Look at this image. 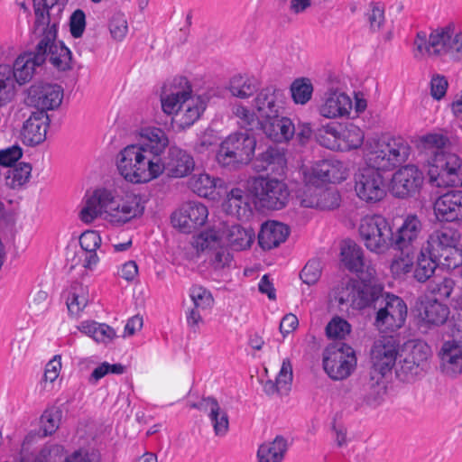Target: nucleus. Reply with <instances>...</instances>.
I'll use <instances>...</instances> for the list:
<instances>
[{
  "label": "nucleus",
  "mask_w": 462,
  "mask_h": 462,
  "mask_svg": "<svg viewBox=\"0 0 462 462\" xmlns=\"http://www.w3.org/2000/svg\"><path fill=\"white\" fill-rule=\"evenodd\" d=\"M411 152L408 143L400 136L388 134L370 137L362 149L364 165L354 176L356 197L367 204L383 200L387 188L380 170H391L405 162Z\"/></svg>",
  "instance_id": "1"
},
{
  "label": "nucleus",
  "mask_w": 462,
  "mask_h": 462,
  "mask_svg": "<svg viewBox=\"0 0 462 462\" xmlns=\"http://www.w3.org/2000/svg\"><path fill=\"white\" fill-rule=\"evenodd\" d=\"M145 208V200L133 190L98 185L85 191L78 217L86 225L103 220L113 227H122L141 219Z\"/></svg>",
  "instance_id": "2"
},
{
  "label": "nucleus",
  "mask_w": 462,
  "mask_h": 462,
  "mask_svg": "<svg viewBox=\"0 0 462 462\" xmlns=\"http://www.w3.org/2000/svg\"><path fill=\"white\" fill-rule=\"evenodd\" d=\"M430 356V346L421 340L411 339L401 345L395 336L381 337L371 349L372 380L380 384V377L390 375L399 358L395 370L397 377L405 383L415 382L423 375Z\"/></svg>",
  "instance_id": "3"
},
{
  "label": "nucleus",
  "mask_w": 462,
  "mask_h": 462,
  "mask_svg": "<svg viewBox=\"0 0 462 462\" xmlns=\"http://www.w3.org/2000/svg\"><path fill=\"white\" fill-rule=\"evenodd\" d=\"M209 99L207 92L194 93L189 80L181 76L165 82L160 93L162 111L171 117V125L177 132L193 126L205 113Z\"/></svg>",
  "instance_id": "4"
},
{
  "label": "nucleus",
  "mask_w": 462,
  "mask_h": 462,
  "mask_svg": "<svg viewBox=\"0 0 462 462\" xmlns=\"http://www.w3.org/2000/svg\"><path fill=\"white\" fill-rule=\"evenodd\" d=\"M250 194L236 188L231 189L223 204L224 210L239 219L252 214V205L269 209H281L289 200V190L284 182L257 178L252 181Z\"/></svg>",
  "instance_id": "5"
},
{
  "label": "nucleus",
  "mask_w": 462,
  "mask_h": 462,
  "mask_svg": "<svg viewBox=\"0 0 462 462\" xmlns=\"http://www.w3.org/2000/svg\"><path fill=\"white\" fill-rule=\"evenodd\" d=\"M118 175L132 185H146L165 172V161H159L133 143L122 148L115 159Z\"/></svg>",
  "instance_id": "6"
},
{
  "label": "nucleus",
  "mask_w": 462,
  "mask_h": 462,
  "mask_svg": "<svg viewBox=\"0 0 462 462\" xmlns=\"http://www.w3.org/2000/svg\"><path fill=\"white\" fill-rule=\"evenodd\" d=\"M285 96L282 90L270 87L263 88L255 97L254 109L243 105H236L234 113L239 119L241 127L253 130L281 115L285 106Z\"/></svg>",
  "instance_id": "7"
},
{
  "label": "nucleus",
  "mask_w": 462,
  "mask_h": 462,
  "mask_svg": "<svg viewBox=\"0 0 462 462\" xmlns=\"http://www.w3.org/2000/svg\"><path fill=\"white\" fill-rule=\"evenodd\" d=\"M383 286L376 280L365 279L361 282L348 279L335 286L328 294V305L339 309L349 304L355 310L369 307L382 294Z\"/></svg>",
  "instance_id": "8"
},
{
  "label": "nucleus",
  "mask_w": 462,
  "mask_h": 462,
  "mask_svg": "<svg viewBox=\"0 0 462 462\" xmlns=\"http://www.w3.org/2000/svg\"><path fill=\"white\" fill-rule=\"evenodd\" d=\"M222 238L221 235L207 228L193 236L191 240L197 261L203 259L206 267L216 273L230 269L234 262L233 254L222 244Z\"/></svg>",
  "instance_id": "9"
},
{
  "label": "nucleus",
  "mask_w": 462,
  "mask_h": 462,
  "mask_svg": "<svg viewBox=\"0 0 462 462\" xmlns=\"http://www.w3.org/2000/svg\"><path fill=\"white\" fill-rule=\"evenodd\" d=\"M318 143L331 151L350 152L359 149L365 141L364 131L353 123H327L317 132Z\"/></svg>",
  "instance_id": "10"
},
{
  "label": "nucleus",
  "mask_w": 462,
  "mask_h": 462,
  "mask_svg": "<svg viewBox=\"0 0 462 462\" xmlns=\"http://www.w3.org/2000/svg\"><path fill=\"white\" fill-rule=\"evenodd\" d=\"M360 240L365 248L377 254H383L391 248L392 222L382 214H366L357 225Z\"/></svg>",
  "instance_id": "11"
},
{
  "label": "nucleus",
  "mask_w": 462,
  "mask_h": 462,
  "mask_svg": "<svg viewBox=\"0 0 462 462\" xmlns=\"http://www.w3.org/2000/svg\"><path fill=\"white\" fill-rule=\"evenodd\" d=\"M423 245L440 258L441 264L447 269H455L462 263L461 235L457 229L443 227L435 230Z\"/></svg>",
  "instance_id": "12"
},
{
  "label": "nucleus",
  "mask_w": 462,
  "mask_h": 462,
  "mask_svg": "<svg viewBox=\"0 0 462 462\" xmlns=\"http://www.w3.org/2000/svg\"><path fill=\"white\" fill-rule=\"evenodd\" d=\"M255 138L249 133H235L220 143L216 159L224 167L247 164L255 150Z\"/></svg>",
  "instance_id": "13"
},
{
  "label": "nucleus",
  "mask_w": 462,
  "mask_h": 462,
  "mask_svg": "<svg viewBox=\"0 0 462 462\" xmlns=\"http://www.w3.org/2000/svg\"><path fill=\"white\" fill-rule=\"evenodd\" d=\"M454 23H448L432 30L429 36L424 32H419L413 42L414 57L417 59L426 56L448 58L451 41L454 38Z\"/></svg>",
  "instance_id": "14"
},
{
  "label": "nucleus",
  "mask_w": 462,
  "mask_h": 462,
  "mask_svg": "<svg viewBox=\"0 0 462 462\" xmlns=\"http://www.w3.org/2000/svg\"><path fill=\"white\" fill-rule=\"evenodd\" d=\"M393 238L391 247L396 249H419L424 237V225L415 213H407L392 223Z\"/></svg>",
  "instance_id": "15"
},
{
  "label": "nucleus",
  "mask_w": 462,
  "mask_h": 462,
  "mask_svg": "<svg viewBox=\"0 0 462 462\" xmlns=\"http://www.w3.org/2000/svg\"><path fill=\"white\" fill-rule=\"evenodd\" d=\"M408 313L404 300L393 293H385L377 310L374 326L381 332H393L401 328Z\"/></svg>",
  "instance_id": "16"
},
{
  "label": "nucleus",
  "mask_w": 462,
  "mask_h": 462,
  "mask_svg": "<svg viewBox=\"0 0 462 462\" xmlns=\"http://www.w3.org/2000/svg\"><path fill=\"white\" fill-rule=\"evenodd\" d=\"M353 110V99L339 87L328 86L319 97L317 112L326 119L349 118Z\"/></svg>",
  "instance_id": "17"
},
{
  "label": "nucleus",
  "mask_w": 462,
  "mask_h": 462,
  "mask_svg": "<svg viewBox=\"0 0 462 462\" xmlns=\"http://www.w3.org/2000/svg\"><path fill=\"white\" fill-rule=\"evenodd\" d=\"M428 175L437 187H462V160L454 153H447L430 162Z\"/></svg>",
  "instance_id": "18"
},
{
  "label": "nucleus",
  "mask_w": 462,
  "mask_h": 462,
  "mask_svg": "<svg viewBox=\"0 0 462 462\" xmlns=\"http://www.w3.org/2000/svg\"><path fill=\"white\" fill-rule=\"evenodd\" d=\"M356 366V356L354 349L342 345L340 347H328L323 355V368L333 380L347 378Z\"/></svg>",
  "instance_id": "19"
},
{
  "label": "nucleus",
  "mask_w": 462,
  "mask_h": 462,
  "mask_svg": "<svg viewBox=\"0 0 462 462\" xmlns=\"http://www.w3.org/2000/svg\"><path fill=\"white\" fill-rule=\"evenodd\" d=\"M302 173L304 182L311 183V185L319 182L337 184L348 178L349 169L344 162L330 158L319 161L310 168L304 167Z\"/></svg>",
  "instance_id": "20"
},
{
  "label": "nucleus",
  "mask_w": 462,
  "mask_h": 462,
  "mask_svg": "<svg viewBox=\"0 0 462 462\" xmlns=\"http://www.w3.org/2000/svg\"><path fill=\"white\" fill-rule=\"evenodd\" d=\"M424 182L422 171L413 164L398 169L392 176L388 189L399 199L413 197L420 192Z\"/></svg>",
  "instance_id": "21"
},
{
  "label": "nucleus",
  "mask_w": 462,
  "mask_h": 462,
  "mask_svg": "<svg viewBox=\"0 0 462 462\" xmlns=\"http://www.w3.org/2000/svg\"><path fill=\"white\" fill-rule=\"evenodd\" d=\"M63 99V89L58 84L35 82L25 91L24 103L45 112L58 108Z\"/></svg>",
  "instance_id": "22"
},
{
  "label": "nucleus",
  "mask_w": 462,
  "mask_h": 462,
  "mask_svg": "<svg viewBox=\"0 0 462 462\" xmlns=\"http://www.w3.org/2000/svg\"><path fill=\"white\" fill-rule=\"evenodd\" d=\"M208 215V208L202 202L188 201L172 213L171 223L181 232L191 233L207 223Z\"/></svg>",
  "instance_id": "23"
},
{
  "label": "nucleus",
  "mask_w": 462,
  "mask_h": 462,
  "mask_svg": "<svg viewBox=\"0 0 462 462\" xmlns=\"http://www.w3.org/2000/svg\"><path fill=\"white\" fill-rule=\"evenodd\" d=\"M311 183H306L298 190L297 198L301 206L319 209H333L339 206L341 197L335 189H322Z\"/></svg>",
  "instance_id": "24"
},
{
  "label": "nucleus",
  "mask_w": 462,
  "mask_h": 462,
  "mask_svg": "<svg viewBox=\"0 0 462 462\" xmlns=\"http://www.w3.org/2000/svg\"><path fill=\"white\" fill-rule=\"evenodd\" d=\"M136 143L133 144L143 148L159 161H164L162 155L169 146L170 140L166 132L158 126L143 125L135 131Z\"/></svg>",
  "instance_id": "25"
},
{
  "label": "nucleus",
  "mask_w": 462,
  "mask_h": 462,
  "mask_svg": "<svg viewBox=\"0 0 462 462\" xmlns=\"http://www.w3.org/2000/svg\"><path fill=\"white\" fill-rule=\"evenodd\" d=\"M36 51L43 58V62L49 60L60 70L69 68L70 51L62 42L55 40V34L51 30L39 42Z\"/></svg>",
  "instance_id": "26"
},
{
  "label": "nucleus",
  "mask_w": 462,
  "mask_h": 462,
  "mask_svg": "<svg viewBox=\"0 0 462 462\" xmlns=\"http://www.w3.org/2000/svg\"><path fill=\"white\" fill-rule=\"evenodd\" d=\"M438 357L439 372L443 376L456 379L462 374V342L455 339L445 341Z\"/></svg>",
  "instance_id": "27"
},
{
  "label": "nucleus",
  "mask_w": 462,
  "mask_h": 462,
  "mask_svg": "<svg viewBox=\"0 0 462 462\" xmlns=\"http://www.w3.org/2000/svg\"><path fill=\"white\" fill-rule=\"evenodd\" d=\"M433 211L439 222H462V190H450L438 197Z\"/></svg>",
  "instance_id": "28"
},
{
  "label": "nucleus",
  "mask_w": 462,
  "mask_h": 462,
  "mask_svg": "<svg viewBox=\"0 0 462 462\" xmlns=\"http://www.w3.org/2000/svg\"><path fill=\"white\" fill-rule=\"evenodd\" d=\"M211 232L217 233L223 236L222 244L234 251L249 249L254 240V231L252 228H245L238 225L227 226L219 224L208 227Z\"/></svg>",
  "instance_id": "29"
},
{
  "label": "nucleus",
  "mask_w": 462,
  "mask_h": 462,
  "mask_svg": "<svg viewBox=\"0 0 462 462\" xmlns=\"http://www.w3.org/2000/svg\"><path fill=\"white\" fill-rule=\"evenodd\" d=\"M418 318L426 326H440L449 315V308L435 297L420 296L416 304Z\"/></svg>",
  "instance_id": "30"
},
{
  "label": "nucleus",
  "mask_w": 462,
  "mask_h": 462,
  "mask_svg": "<svg viewBox=\"0 0 462 462\" xmlns=\"http://www.w3.org/2000/svg\"><path fill=\"white\" fill-rule=\"evenodd\" d=\"M189 187L199 197L218 200L226 190L224 180L205 171L194 173L189 180Z\"/></svg>",
  "instance_id": "31"
},
{
  "label": "nucleus",
  "mask_w": 462,
  "mask_h": 462,
  "mask_svg": "<svg viewBox=\"0 0 462 462\" xmlns=\"http://www.w3.org/2000/svg\"><path fill=\"white\" fill-rule=\"evenodd\" d=\"M341 261L351 272L356 273L361 280H375V271L371 266H366L364 262V252L353 241H345L341 246Z\"/></svg>",
  "instance_id": "32"
},
{
  "label": "nucleus",
  "mask_w": 462,
  "mask_h": 462,
  "mask_svg": "<svg viewBox=\"0 0 462 462\" xmlns=\"http://www.w3.org/2000/svg\"><path fill=\"white\" fill-rule=\"evenodd\" d=\"M49 125L50 118L45 112H33L22 127L20 134L22 142L29 146L42 143L46 139Z\"/></svg>",
  "instance_id": "33"
},
{
  "label": "nucleus",
  "mask_w": 462,
  "mask_h": 462,
  "mask_svg": "<svg viewBox=\"0 0 462 462\" xmlns=\"http://www.w3.org/2000/svg\"><path fill=\"white\" fill-rule=\"evenodd\" d=\"M43 63V58L35 51L21 53L14 60L11 67V78L20 87L30 82L33 78L37 67Z\"/></svg>",
  "instance_id": "34"
},
{
  "label": "nucleus",
  "mask_w": 462,
  "mask_h": 462,
  "mask_svg": "<svg viewBox=\"0 0 462 462\" xmlns=\"http://www.w3.org/2000/svg\"><path fill=\"white\" fill-rule=\"evenodd\" d=\"M264 135L276 143H288L295 134V125L292 120L280 115L267 121H263L259 125Z\"/></svg>",
  "instance_id": "35"
},
{
  "label": "nucleus",
  "mask_w": 462,
  "mask_h": 462,
  "mask_svg": "<svg viewBox=\"0 0 462 462\" xmlns=\"http://www.w3.org/2000/svg\"><path fill=\"white\" fill-rule=\"evenodd\" d=\"M77 328L95 343L105 346L113 344L118 337L117 331L113 327L93 319L82 320L79 323Z\"/></svg>",
  "instance_id": "36"
},
{
  "label": "nucleus",
  "mask_w": 462,
  "mask_h": 462,
  "mask_svg": "<svg viewBox=\"0 0 462 462\" xmlns=\"http://www.w3.org/2000/svg\"><path fill=\"white\" fill-rule=\"evenodd\" d=\"M290 235L287 225L278 221H267L261 226L258 234L259 245L263 250H271L284 243Z\"/></svg>",
  "instance_id": "37"
},
{
  "label": "nucleus",
  "mask_w": 462,
  "mask_h": 462,
  "mask_svg": "<svg viewBox=\"0 0 462 462\" xmlns=\"http://www.w3.org/2000/svg\"><path fill=\"white\" fill-rule=\"evenodd\" d=\"M442 260L423 245L418 249L412 277L420 283L428 282L435 273Z\"/></svg>",
  "instance_id": "38"
},
{
  "label": "nucleus",
  "mask_w": 462,
  "mask_h": 462,
  "mask_svg": "<svg viewBox=\"0 0 462 462\" xmlns=\"http://www.w3.org/2000/svg\"><path fill=\"white\" fill-rule=\"evenodd\" d=\"M168 174L171 178H184L194 169L193 157L186 151L172 147L169 152V161L165 162Z\"/></svg>",
  "instance_id": "39"
},
{
  "label": "nucleus",
  "mask_w": 462,
  "mask_h": 462,
  "mask_svg": "<svg viewBox=\"0 0 462 462\" xmlns=\"http://www.w3.org/2000/svg\"><path fill=\"white\" fill-rule=\"evenodd\" d=\"M202 408L207 412L215 435L225 437L229 430V419L226 411L216 399L211 397L203 400Z\"/></svg>",
  "instance_id": "40"
},
{
  "label": "nucleus",
  "mask_w": 462,
  "mask_h": 462,
  "mask_svg": "<svg viewBox=\"0 0 462 462\" xmlns=\"http://www.w3.org/2000/svg\"><path fill=\"white\" fill-rule=\"evenodd\" d=\"M448 143V137L441 132H432L420 135L416 140L418 150L427 156H430L428 163L434 162L438 157H442L444 153L442 149Z\"/></svg>",
  "instance_id": "41"
},
{
  "label": "nucleus",
  "mask_w": 462,
  "mask_h": 462,
  "mask_svg": "<svg viewBox=\"0 0 462 462\" xmlns=\"http://www.w3.org/2000/svg\"><path fill=\"white\" fill-rule=\"evenodd\" d=\"M292 381L293 370L291 361L290 358H284L276 375L275 382H267L264 384V391L268 394H273L274 393L287 394L291 389Z\"/></svg>",
  "instance_id": "42"
},
{
  "label": "nucleus",
  "mask_w": 462,
  "mask_h": 462,
  "mask_svg": "<svg viewBox=\"0 0 462 462\" xmlns=\"http://www.w3.org/2000/svg\"><path fill=\"white\" fill-rule=\"evenodd\" d=\"M397 250L400 253L392 259L389 269L393 278L404 279L409 273H413L418 249L405 248Z\"/></svg>",
  "instance_id": "43"
},
{
  "label": "nucleus",
  "mask_w": 462,
  "mask_h": 462,
  "mask_svg": "<svg viewBox=\"0 0 462 462\" xmlns=\"http://www.w3.org/2000/svg\"><path fill=\"white\" fill-rule=\"evenodd\" d=\"M88 303V289L82 283H73L66 292V304L71 315H79Z\"/></svg>",
  "instance_id": "44"
},
{
  "label": "nucleus",
  "mask_w": 462,
  "mask_h": 462,
  "mask_svg": "<svg viewBox=\"0 0 462 462\" xmlns=\"http://www.w3.org/2000/svg\"><path fill=\"white\" fill-rule=\"evenodd\" d=\"M287 450V441L276 437L271 442L262 444L257 451L259 462H282Z\"/></svg>",
  "instance_id": "45"
},
{
  "label": "nucleus",
  "mask_w": 462,
  "mask_h": 462,
  "mask_svg": "<svg viewBox=\"0 0 462 462\" xmlns=\"http://www.w3.org/2000/svg\"><path fill=\"white\" fill-rule=\"evenodd\" d=\"M18 92L15 80L11 78V66L0 64V106L12 103Z\"/></svg>",
  "instance_id": "46"
},
{
  "label": "nucleus",
  "mask_w": 462,
  "mask_h": 462,
  "mask_svg": "<svg viewBox=\"0 0 462 462\" xmlns=\"http://www.w3.org/2000/svg\"><path fill=\"white\" fill-rule=\"evenodd\" d=\"M5 185L11 189H19L25 185L32 174V166L26 162H20L6 169L3 173Z\"/></svg>",
  "instance_id": "47"
},
{
  "label": "nucleus",
  "mask_w": 462,
  "mask_h": 462,
  "mask_svg": "<svg viewBox=\"0 0 462 462\" xmlns=\"http://www.w3.org/2000/svg\"><path fill=\"white\" fill-rule=\"evenodd\" d=\"M285 166V158L278 149L270 147L256 160L257 171H271L273 172L282 170Z\"/></svg>",
  "instance_id": "48"
},
{
  "label": "nucleus",
  "mask_w": 462,
  "mask_h": 462,
  "mask_svg": "<svg viewBox=\"0 0 462 462\" xmlns=\"http://www.w3.org/2000/svg\"><path fill=\"white\" fill-rule=\"evenodd\" d=\"M258 88V80L248 75H236L229 82V90L233 96L245 98L253 95Z\"/></svg>",
  "instance_id": "49"
},
{
  "label": "nucleus",
  "mask_w": 462,
  "mask_h": 462,
  "mask_svg": "<svg viewBox=\"0 0 462 462\" xmlns=\"http://www.w3.org/2000/svg\"><path fill=\"white\" fill-rule=\"evenodd\" d=\"M290 91L295 104L305 105L311 99L314 87L310 79L300 77L292 81Z\"/></svg>",
  "instance_id": "50"
},
{
  "label": "nucleus",
  "mask_w": 462,
  "mask_h": 462,
  "mask_svg": "<svg viewBox=\"0 0 462 462\" xmlns=\"http://www.w3.org/2000/svg\"><path fill=\"white\" fill-rule=\"evenodd\" d=\"M428 291L430 293V297L438 296L439 299H448L453 295L451 304L455 309L457 308L455 306L454 298H457L462 294V290L460 293L456 291L454 280L448 277L430 283Z\"/></svg>",
  "instance_id": "51"
},
{
  "label": "nucleus",
  "mask_w": 462,
  "mask_h": 462,
  "mask_svg": "<svg viewBox=\"0 0 462 462\" xmlns=\"http://www.w3.org/2000/svg\"><path fill=\"white\" fill-rule=\"evenodd\" d=\"M62 411L59 407L46 409L40 419V428L44 436L52 435L60 428Z\"/></svg>",
  "instance_id": "52"
},
{
  "label": "nucleus",
  "mask_w": 462,
  "mask_h": 462,
  "mask_svg": "<svg viewBox=\"0 0 462 462\" xmlns=\"http://www.w3.org/2000/svg\"><path fill=\"white\" fill-rule=\"evenodd\" d=\"M62 363L61 356H54L45 365L43 378L42 381V388L51 392L54 390L57 381L60 378Z\"/></svg>",
  "instance_id": "53"
},
{
  "label": "nucleus",
  "mask_w": 462,
  "mask_h": 462,
  "mask_svg": "<svg viewBox=\"0 0 462 462\" xmlns=\"http://www.w3.org/2000/svg\"><path fill=\"white\" fill-rule=\"evenodd\" d=\"M108 30L111 37L117 42H122L128 32V23L125 14L121 11H115L108 18Z\"/></svg>",
  "instance_id": "54"
},
{
  "label": "nucleus",
  "mask_w": 462,
  "mask_h": 462,
  "mask_svg": "<svg viewBox=\"0 0 462 462\" xmlns=\"http://www.w3.org/2000/svg\"><path fill=\"white\" fill-rule=\"evenodd\" d=\"M349 322L339 317H333L326 326V335L330 339H344L351 332Z\"/></svg>",
  "instance_id": "55"
},
{
  "label": "nucleus",
  "mask_w": 462,
  "mask_h": 462,
  "mask_svg": "<svg viewBox=\"0 0 462 462\" xmlns=\"http://www.w3.org/2000/svg\"><path fill=\"white\" fill-rule=\"evenodd\" d=\"M189 297L194 307L200 310L211 309L214 304V298L211 292L200 286L193 285L189 290Z\"/></svg>",
  "instance_id": "56"
},
{
  "label": "nucleus",
  "mask_w": 462,
  "mask_h": 462,
  "mask_svg": "<svg viewBox=\"0 0 462 462\" xmlns=\"http://www.w3.org/2000/svg\"><path fill=\"white\" fill-rule=\"evenodd\" d=\"M322 273V264L318 259L310 260L302 268L300 278L307 285H314L320 279Z\"/></svg>",
  "instance_id": "57"
},
{
  "label": "nucleus",
  "mask_w": 462,
  "mask_h": 462,
  "mask_svg": "<svg viewBox=\"0 0 462 462\" xmlns=\"http://www.w3.org/2000/svg\"><path fill=\"white\" fill-rule=\"evenodd\" d=\"M64 452L63 446L49 443L41 449L35 458V462H60Z\"/></svg>",
  "instance_id": "58"
},
{
  "label": "nucleus",
  "mask_w": 462,
  "mask_h": 462,
  "mask_svg": "<svg viewBox=\"0 0 462 462\" xmlns=\"http://www.w3.org/2000/svg\"><path fill=\"white\" fill-rule=\"evenodd\" d=\"M102 243V238L98 231L87 230L79 236V245L81 251H97Z\"/></svg>",
  "instance_id": "59"
},
{
  "label": "nucleus",
  "mask_w": 462,
  "mask_h": 462,
  "mask_svg": "<svg viewBox=\"0 0 462 462\" xmlns=\"http://www.w3.org/2000/svg\"><path fill=\"white\" fill-rule=\"evenodd\" d=\"M124 372L125 367L121 364H109L108 362H103L93 370L90 375V381L97 383L106 374H121Z\"/></svg>",
  "instance_id": "60"
},
{
  "label": "nucleus",
  "mask_w": 462,
  "mask_h": 462,
  "mask_svg": "<svg viewBox=\"0 0 462 462\" xmlns=\"http://www.w3.org/2000/svg\"><path fill=\"white\" fill-rule=\"evenodd\" d=\"M75 258H77L78 261L73 259L72 261L75 263L72 266L80 263L87 271H94L100 261L97 251H80L75 254Z\"/></svg>",
  "instance_id": "61"
},
{
  "label": "nucleus",
  "mask_w": 462,
  "mask_h": 462,
  "mask_svg": "<svg viewBox=\"0 0 462 462\" xmlns=\"http://www.w3.org/2000/svg\"><path fill=\"white\" fill-rule=\"evenodd\" d=\"M60 0H32L36 22L44 24L48 22L49 8L58 5Z\"/></svg>",
  "instance_id": "62"
},
{
  "label": "nucleus",
  "mask_w": 462,
  "mask_h": 462,
  "mask_svg": "<svg viewBox=\"0 0 462 462\" xmlns=\"http://www.w3.org/2000/svg\"><path fill=\"white\" fill-rule=\"evenodd\" d=\"M23 156V150L17 145H14L0 151V165L7 169L16 162Z\"/></svg>",
  "instance_id": "63"
},
{
  "label": "nucleus",
  "mask_w": 462,
  "mask_h": 462,
  "mask_svg": "<svg viewBox=\"0 0 462 462\" xmlns=\"http://www.w3.org/2000/svg\"><path fill=\"white\" fill-rule=\"evenodd\" d=\"M70 32L73 37H80L86 28V16L82 10H76L70 16Z\"/></svg>",
  "instance_id": "64"
}]
</instances>
